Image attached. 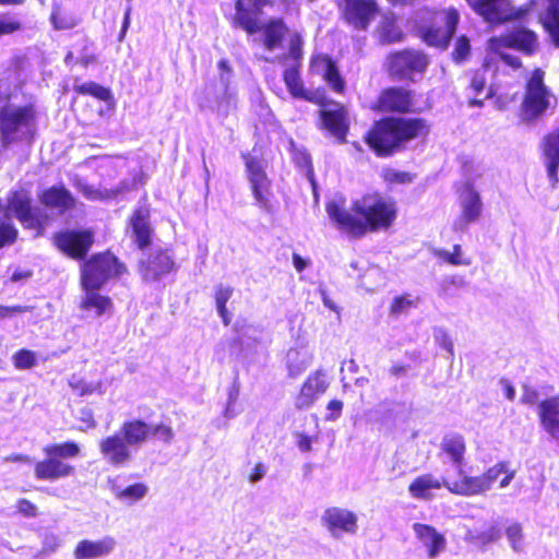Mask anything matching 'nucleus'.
Wrapping results in <instances>:
<instances>
[{
  "label": "nucleus",
  "instance_id": "obj_1",
  "mask_svg": "<svg viewBox=\"0 0 559 559\" xmlns=\"http://www.w3.org/2000/svg\"><path fill=\"white\" fill-rule=\"evenodd\" d=\"M325 210L336 228L355 239L390 229L397 217L396 202L379 192L364 194L348 210L336 201L328 202Z\"/></svg>",
  "mask_w": 559,
  "mask_h": 559
},
{
  "label": "nucleus",
  "instance_id": "obj_2",
  "mask_svg": "<svg viewBox=\"0 0 559 559\" xmlns=\"http://www.w3.org/2000/svg\"><path fill=\"white\" fill-rule=\"evenodd\" d=\"M429 132L425 118L388 116L371 124L364 141L377 157L385 158L405 151L413 141L426 139Z\"/></svg>",
  "mask_w": 559,
  "mask_h": 559
},
{
  "label": "nucleus",
  "instance_id": "obj_3",
  "mask_svg": "<svg viewBox=\"0 0 559 559\" xmlns=\"http://www.w3.org/2000/svg\"><path fill=\"white\" fill-rule=\"evenodd\" d=\"M272 0H236L234 23L242 28L248 35L262 32L263 46L266 50L278 48L285 36L288 34V26L283 17H271L265 23L260 24L259 14L267 5H272Z\"/></svg>",
  "mask_w": 559,
  "mask_h": 559
},
{
  "label": "nucleus",
  "instance_id": "obj_4",
  "mask_svg": "<svg viewBox=\"0 0 559 559\" xmlns=\"http://www.w3.org/2000/svg\"><path fill=\"white\" fill-rule=\"evenodd\" d=\"M37 108L33 103L0 108V141L3 147L32 145L36 135Z\"/></svg>",
  "mask_w": 559,
  "mask_h": 559
},
{
  "label": "nucleus",
  "instance_id": "obj_5",
  "mask_svg": "<svg viewBox=\"0 0 559 559\" xmlns=\"http://www.w3.org/2000/svg\"><path fill=\"white\" fill-rule=\"evenodd\" d=\"M459 23L460 13L454 7L428 9L416 27V35L427 46L444 50Z\"/></svg>",
  "mask_w": 559,
  "mask_h": 559
},
{
  "label": "nucleus",
  "instance_id": "obj_6",
  "mask_svg": "<svg viewBox=\"0 0 559 559\" xmlns=\"http://www.w3.org/2000/svg\"><path fill=\"white\" fill-rule=\"evenodd\" d=\"M43 452L45 457L34 465L36 479L56 481L75 474V467L68 462L81 454V448L75 441L49 443L43 448Z\"/></svg>",
  "mask_w": 559,
  "mask_h": 559
},
{
  "label": "nucleus",
  "instance_id": "obj_7",
  "mask_svg": "<svg viewBox=\"0 0 559 559\" xmlns=\"http://www.w3.org/2000/svg\"><path fill=\"white\" fill-rule=\"evenodd\" d=\"M127 265L110 250L86 258L80 265V286L82 289H102L110 280L128 274Z\"/></svg>",
  "mask_w": 559,
  "mask_h": 559
},
{
  "label": "nucleus",
  "instance_id": "obj_8",
  "mask_svg": "<svg viewBox=\"0 0 559 559\" xmlns=\"http://www.w3.org/2000/svg\"><path fill=\"white\" fill-rule=\"evenodd\" d=\"M557 97L545 83V72L535 68L525 81L524 94L520 106L522 119L534 122L551 107H556Z\"/></svg>",
  "mask_w": 559,
  "mask_h": 559
},
{
  "label": "nucleus",
  "instance_id": "obj_9",
  "mask_svg": "<svg viewBox=\"0 0 559 559\" xmlns=\"http://www.w3.org/2000/svg\"><path fill=\"white\" fill-rule=\"evenodd\" d=\"M429 63V56L425 51L405 48L386 56L385 70L394 80L415 82L416 76L425 74Z\"/></svg>",
  "mask_w": 559,
  "mask_h": 559
},
{
  "label": "nucleus",
  "instance_id": "obj_10",
  "mask_svg": "<svg viewBox=\"0 0 559 559\" xmlns=\"http://www.w3.org/2000/svg\"><path fill=\"white\" fill-rule=\"evenodd\" d=\"M7 206L25 229L36 230L38 235L43 234L48 215L33 204L28 189L11 190L7 199Z\"/></svg>",
  "mask_w": 559,
  "mask_h": 559
},
{
  "label": "nucleus",
  "instance_id": "obj_11",
  "mask_svg": "<svg viewBox=\"0 0 559 559\" xmlns=\"http://www.w3.org/2000/svg\"><path fill=\"white\" fill-rule=\"evenodd\" d=\"M371 108L377 112L399 115L423 111L416 104L415 92L401 85L382 88Z\"/></svg>",
  "mask_w": 559,
  "mask_h": 559
},
{
  "label": "nucleus",
  "instance_id": "obj_12",
  "mask_svg": "<svg viewBox=\"0 0 559 559\" xmlns=\"http://www.w3.org/2000/svg\"><path fill=\"white\" fill-rule=\"evenodd\" d=\"M95 242L91 228L63 229L52 235L53 246L66 257L84 261Z\"/></svg>",
  "mask_w": 559,
  "mask_h": 559
},
{
  "label": "nucleus",
  "instance_id": "obj_13",
  "mask_svg": "<svg viewBox=\"0 0 559 559\" xmlns=\"http://www.w3.org/2000/svg\"><path fill=\"white\" fill-rule=\"evenodd\" d=\"M241 158L246 167V174L250 182V189L257 204L267 211H272L271 180L269 179L262 162L249 153H242Z\"/></svg>",
  "mask_w": 559,
  "mask_h": 559
},
{
  "label": "nucleus",
  "instance_id": "obj_14",
  "mask_svg": "<svg viewBox=\"0 0 559 559\" xmlns=\"http://www.w3.org/2000/svg\"><path fill=\"white\" fill-rule=\"evenodd\" d=\"M341 17L350 28L365 32L380 14L376 0H342Z\"/></svg>",
  "mask_w": 559,
  "mask_h": 559
},
{
  "label": "nucleus",
  "instance_id": "obj_15",
  "mask_svg": "<svg viewBox=\"0 0 559 559\" xmlns=\"http://www.w3.org/2000/svg\"><path fill=\"white\" fill-rule=\"evenodd\" d=\"M319 117L322 122V129L326 130L338 142H346L349 130V118L346 106L328 97L325 107H321Z\"/></svg>",
  "mask_w": 559,
  "mask_h": 559
},
{
  "label": "nucleus",
  "instance_id": "obj_16",
  "mask_svg": "<svg viewBox=\"0 0 559 559\" xmlns=\"http://www.w3.org/2000/svg\"><path fill=\"white\" fill-rule=\"evenodd\" d=\"M176 269V262L167 249H158L139 262V273L146 283L158 282Z\"/></svg>",
  "mask_w": 559,
  "mask_h": 559
},
{
  "label": "nucleus",
  "instance_id": "obj_17",
  "mask_svg": "<svg viewBox=\"0 0 559 559\" xmlns=\"http://www.w3.org/2000/svg\"><path fill=\"white\" fill-rule=\"evenodd\" d=\"M490 39L497 41L500 47L514 49L528 57L535 55L539 48L537 33L524 26L506 31Z\"/></svg>",
  "mask_w": 559,
  "mask_h": 559
},
{
  "label": "nucleus",
  "instance_id": "obj_18",
  "mask_svg": "<svg viewBox=\"0 0 559 559\" xmlns=\"http://www.w3.org/2000/svg\"><path fill=\"white\" fill-rule=\"evenodd\" d=\"M330 386L326 373L323 369L311 372L301 383L294 397V405L297 409L310 408L317 399L324 394Z\"/></svg>",
  "mask_w": 559,
  "mask_h": 559
},
{
  "label": "nucleus",
  "instance_id": "obj_19",
  "mask_svg": "<svg viewBox=\"0 0 559 559\" xmlns=\"http://www.w3.org/2000/svg\"><path fill=\"white\" fill-rule=\"evenodd\" d=\"M37 197L45 209L55 211L59 215L69 213L76 207V199L63 183L46 188Z\"/></svg>",
  "mask_w": 559,
  "mask_h": 559
},
{
  "label": "nucleus",
  "instance_id": "obj_20",
  "mask_svg": "<svg viewBox=\"0 0 559 559\" xmlns=\"http://www.w3.org/2000/svg\"><path fill=\"white\" fill-rule=\"evenodd\" d=\"M103 459L111 466H124L132 460L130 445L119 432L103 438L99 442Z\"/></svg>",
  "mask_w": 559,
  "mask_h": 559
},
{
  "label": "nucleus",
  "instance_id": "obj_21",
  "mask_svg": "<svg viewBox=\"0 0 559 559\" xmlns=\"http://www.w3.org/2000/svg\"><path fill=\"white\" fill-rule=\"evenodd\" d=\"M321 521L333 536L354 534L357 531V515L347 509L329 507Z\"/></svg>",
  "mask_w": 559,
  "mask_h": 559
},
{
  "label": "nucleus",
  "instance_id": "obj_22",
  "mask_svg": "<svg viewBox=\"0 0 559 559\" xmlns=\"http://www.w3.org/2000/svg\"><path fill=\"white\" fill-rule=\"evenodd\" d=\"M283 80L289 94L294 98H300L318 105L319 107H325V104L328 103L325 91L322 88L307 91L300 79L299 70L297 67L286 69L283 73Z\"/></svg>",
  "mask_w": 559,
  "mask_h": 559
},
{
  "label": "nucleus",
  "instance_id": "obj_23",
  "mask_svg": "<svg viewBox=\"0 0 559 559\" xmlns=\"http://www.w3.org/2000/svg\"><path fill=\"white\" fill-rule=\"evenodd\" d=\"M540 155L552 187L559 182V127L546 133L540 142Z\"/></svg>",
  "mask_w": 559,
  "mask_h": 559
},
{
  "label": "nucleus",
  "instance_id": "obj_24",
  "mask_svg": "<svg viewBox=\"0 0 559 559\" xmlns=\"http://www.w3.org/2000/svg\"><path fill=\"white\" fill-rule=\"evenodd\" d=\"M463 194L464 197L461 201L462 211L454 223L455 228L461 230L480 217L483 207L480 195L471 182L464 185Z\"/></svg>",
  "mask_w": 559,
  "mask_h": 559
},
{
  "label": "nucleus",
  "instance_id": "obj_25",
  "mask_svg": "<svg viewBox=\"0 0 559 559\" xmlns=\"http://www.w3.org/2000/svg\"><path fill=\"white\" fill-rule=\"evenodd\" d=\"M311 66L321 70V76L330 90L338 95L346 92V81L341 74L336 61L329 55H318L311 59Z\"/></svg>",
  "mask_w": 559,
  "mask_h": 559
},
{
  "label": "nucleus",
  "instance_id": "obj_26",
  "mask_svg": "<svg viewBox=\"0 0 559 559\" xmlns=\"http://www.w3.org/2000/svg\"><path fill=\"white\" fill-rule=\"evenodd\" d=\"M537 415L543 429L559 441V395L542 400L537 405Z\"/></svg>",
  "mask_w": 559,
  "mask_h": 559
},
{
  "label": "nucleus",
  "instance_id": "obj_27",
  "mask_svg": "<svg viewBox=\"0 0 559 559\" xmlns=\"http://www.w3.org/2000/svg\"><path fill=\"white\" fill-rule=\"evenodd\" d=\"M150 214L148 206H140L132 212L129 218L134 242L140 250L146 249L152 243L153 229L148 223Z\"/></svg>",
  "mask_w": 559,
  "mask_h": 559
},
{
  "label": "nucleus",
  "instance_id": "obj_28",
  "mask_svg": "<svg viewBox=\"0 0 559 559\" xmlns=\"http://www.w3.org/2000/svg\"><path fill=\"white\" fill-rule=\"evenodd\" d=\"M116 546V540L111 536H105L98 540L82 539L74 550L75 559H96L109 555Z\"/></svg>",
  "mask_w": 559,
  "mask_h": 559
},
{
  "label": "nucleus",
  "instance_id": "obj_29",
  "mask_svg": "<svg viewBox=\"0 0 559 559\" xmlns=\"http://www.w3.org/2000/svg\"><path fill=\"white\" fill-rule=\"evenodd\" d=\"M486 72V69H473L466 73V90L474 95L468 98V105L471 107L484 106V99L476 97L484 92H486L485 98H492L495 96L492 87L487 86Z\"/></svg>",
  "mask_w": 559,
  "mask_h": 559
},
{
  "label": "nucleus",
  "instance_id": "obj_30",
  "mask_svg": "<svg viewBox=\"0 0 559 559\" xmlns=\"http://www.w3.org/2000/svg\"><path fill=\"white\" fill-rule=\"evenodd\" d=\"M413 531L416 537L427 547V556L436 558L445 548V538L433 526L414 523Z\"/></svg>",
  "mask_w": 559,
  "mask_h": 559
},
{
  "label": "nucleus",
  "instance_id": "obj_31",
  "mask_svg": "<svg viewBox=\"0 0 559 559\" xmlns=\"http://www.w3.org/2000/svg\"><path fill=\"white\" fill-rule=\"evenodd\" d=\"M448 478L439 479L432 474L426 473L415 477L408 485V492L414 499L430 500L432 499V490L445 488Z\"/></svg>",
  "mask_w": 559,
  "mask_h": 559
},
{
  "label": "nucleus",
  "instance_id": "obj_32",
  "mask_svg": "<svg viewBox=\"0 0 559 559\" xmlns=\"http://www.w3.org/2000/svg\"><path fill=\"white\" fill-rule=\"evenodd\" d=\"M84 296L82 297L79 308L82 311L93 312L96 317H102L109 313L114 309V302L107 295H102L100 289H82Z\"/></svg>",
  "mask_w": 559,
  "mask_h": 559
},
{
  "label": "nucleus",
  "instance_id": "obj_33",
  "mask_svg": "<svg viewBox=\"0 0 559 559\" xmlns=\"http://www.w3.org/2000/svg\"><path fill=\"white\" fill-rule=\"evenodd\" d=\"M461 476L457 480H451L448 478L445 488L454 495L471 497L486 492V487L483 483L481 475L468 476L464 472L459 474Z\"/></svg>",
  "mask_w": 559,
  "mask_h": 559
},
{
  "label": "nucleus",
  "instance_id": "obj_34",
  "mask_svg": "<svg viewBox=\"0 0 559 559\" xmlns=\"http://www.w3.org/2000/svg\"><path fill=\"white\" fill-rule=\"evenodd\" d=\"M547 7L538 16V23L548 34L552 45L559 48V0H545Z\"/></svg>",
  "mask_w": 559,
  "mask_h": 559
},
{
  "label": "nucleus",
  "instance_id": "obj_35",
  "mask_svg": "<svg viewBox=\"0 0 559 559\" xmlns=\"http://www.w3.org/2000/svg\"><path fill=\"white\" fill-rule=\"evenodd\" d=\"M119 433L130 447H138L150 439V425L140 418L126 420Z\"/></svg>",
  "mask_w": 559,
  "mask_h": 559
},
{
  "label": "nucleus",
  "instance_id": "obj_36",
  "mask_svg": "<svg viewBox=\"0 0 559 559\" xmlns=\"http://www.w3.org/2000/svg\"><path fill=\"white\" fill-rule=\"evenodd\" d=\"M481 477L486 491L490 490L496 481H499L500 488H506L515 477V469L510 468L509 462L501 461L488 467Z\"/></svg>",
  "mask_w": 559,
  "mask_h": 559
},
{
  "label": "nucleus",
  "instance_id": "obj_37",
  "mask_svg": "<svg viewBox=\"0 0 559 559\" xmlns=\"http://www.w3.org/2000/svg\"><path fill=\"white\" fill-rule=\"evenodd\" d=\"M441 450L450 456L452 462L457 466V473L463 474L462 464L466 452V442L462 435H447L441 441Z\"/></svg>",
  "mask_w": 559,
  "mask_h": 559
},
{
  "label": "nucleus",
  "instance_id": "obj_38",
  "mask_svg": "<svg viewBox=\"0 0 559 559\" xmlns=\"http://www.w3.org/2000/svg\"><path fill=\"white\" fill-rule=\"evenodd\" d=\"M73 92L81 96H92L93 98L104 103H111L114 100L110 88L103 86L94 81L74 84Z\"/></svg>",
  "mask_w": 559,
  "mask_h": 559
},
{
  "label": "nucleus",
  "instance_id": "obj_39",
  "mask_svg": "<svg viewBox=\"0 0 559 559\" xmlns=\"http://www.w3.org/2000/svg\"><path fill=\"white\" fill-rule=\"evenodd\" d=\"M50 22L56 31H67L75 27L80 20L62 5L55 4L51 10Z\"/></svg>",
  "mask_w": 559,
  "mask_h": 559
},
{
  "label": "nucleus",
  "instance_id": "obj_40",
  "mask_svg": "<svg viewBox=\"0 0 559 559\" xmlns=\"http://www.w3.org/2000/svg\"><path fill=\"white\" fill-rule=\"evenodd\" d=\"M469 8L484 21L499 20L498 3L500 0H465Z\"/></svg>",
  "mask_w": 559,
  "mask_h": 559
},
{
  "label": "nucleus",
  "instance_id": "obj_41",
  "mask_svg": "<svg viewBox=\"0 0 559 559\" xmlns=\"http://www.w3.org/2000/svg\"><path fill=\"white\" fill-rule=\"evenodd\" d=\"M234 288L230 286L218 285L215 289L214 298L217 308V312L224 323L228 326L231 322V316L227 309V302L233 296Z\"/></svg>",
  "mask_w": 559,
  "mask_h": 559
},
{
  "label": "nucleus",
  "instance_id": "obj_42",
  "mask_svg": "<svg viewBox=\"0 0 559 559\" xmlns=\"http://www.w3.org/2000/svg\"><path fill=\"white\" fill-rule=\"evenodd\" d=\"M503 2H504V0H500L498 3L499 20L486 21L487 23L497 25V24H502L507 21H523L528 16L531 11L535 7V1L532 0L522 7L513 9L510 13L507 14L502 8Z\"/></svg>",
  "mask_w": 559,
  "mask_h": 559
},
{
  "label": "nucleus",
  "instance_id": "obj_43",
  "mask_svg": "<svg viewBox=\"0 0 559 559\" xmlns=\"http://www.w3.org/2000/svg\"><path fill=\"white\" fill-rule=\"evenodd\" d=\"M311 357L302 355L298 349L293 348L287 353V372L289 378L299 377L310 364Z\"/></svg>",
  "mask_w": 559,
  "mask_h": 559
},
{
  "label": "nucleus",
  "instance_id": "obj_44",
  "mask_svg": "<svg viewBox=\"0 0 559 559\" xmlns=\"http://www.w3.org/2000/svg\"><path fill=\"white\" fill-rule=\"evenodd\" d=\"M148 492V487L144 483H134L115 492V497L128 504H133L144 498Z\"/></svg>",
  "mask_w": 559,
  "mask_h": 559
},
{
  "label": "nucleus",
  "instance_id": "obj_45",
  "mask_svg": "<svg viewBox=\"0 0 559 559\" xmlns=\"http://www.w3.org/2000/svg\"><path fill=\"white\" fill-rule=\"evenodd\" d=\"M497 44V41L489 38L488 48L496 56L497 60L514 71L520 70L523 67L521 58L516 55L509 53L507 51V49H509L508 47H500Z\"/></svg>",
  "mask_w": 559,
  "mask_h": 559
},
{
  "label": "nucleus",
  "instance_id": "obj_46",
  "mask_svg": "<svg viewBox=\"0 0 559 559\" xmlns=\"http://www.w3.org/2000/svg\"><path fill=\"white\" fill-rule=\"evenodd\" d=\"M17 237L19 230L11 218L7 215L0 216V249L15 243Z\"/></svg>",
  "mask_w": 559,
  "mask_h": 559
},
{
  "label": "nucleus",
  "instance_id": "obj_47",
  "mask_svg": "<svg viewBox=\"0 0 559 559\" xmlns=\"http://www.w3.org/2000/svg\"><path fill=\"white\" fill-rule=\"evenodd\" d=\"M435 255L440 259L442 262L460 266V265H469L471 260L464 258L462 254V248L460 245H454L452 252H448L444 249H439L435 251Z\"/></svg>",
  "mask_w": 559,
  "mask_h": 559
},
{
  "label": "nucleus",
  "instance_id": "obj_48",
  "mask_svg": "<svg viewBox=\"0 0 559 559\" xmlns=\"http://www.w3.org/2000/svg\"><path fill=\"white\" fill-rule=\"evenodd\" d=\"M69 385L78 396L92 395L94 393H102V382L95 383L87 382L82 378L72 377L69 380Z\"/></svg>",
  "mask_w": 559,
  "mask_h": 559
},
{
  "label": "nucleus",
  "instance_id": "obj_49",
  "mask_svg": "<svg viewBox=\"0 0 559 559\" xmlns=\"http://www.w3.org/2000/svg\"><path fill=\"white\" fill-rule=\"evenodd\" d=\"M12 362L17 370L31 369L37 365V355L31 349L21 348L13 354Z\"/></svg>",
  "mask_w": 559,
  "mask_h": 559
},
{
  "label": "nucleus",
  "instance_id": "obj_50",
  "mask_svg": "<svg viewBox=\"0 0 559 559\" xmlns=\"http://www.w3.org/2000/svg\"><path fill=\"white\" fill-rule=\"evenodd\" d=\"M471 40L466 35H460L454 43L453 50L451 52L452 60L455 63H462L466 61L471 55Z\"/></svg>",
  "mask_w": 559,
  "mask_h": 559
},
{
  "label": "nucleus",
  "instance_id": "obj_51",
  "mask_svg": "<svg viewBox=\"0 0 559 559\" xmlns=\"http://www.w3.org/2000/svg\"><path fill=\"white\" fill-rule=\"evenodd\" d=\"M26 66L27 58L25 56H14L10 59L9 64L5 68V73L8 74V78L19 80L24 84L25 81L21 80V76L26 69Z\"/></svg>",
  "mask_w": 559,
  "mask_h": 559
},
{
  "label": "nucleus",
  "instance_id": "obj_52",
  "mask_svg": "<svg viewBox=\"0 0 559 559\" xmlns=\"http://www.w3.org/2000/svg\"><path fill=\"white\" fill-rule=\"evenodd\" d=\"M23 25L19 19L11 13L0 14V37L20 32Z\"/></svg>",
  "mask_w": 559,
  "mask_h": 559
},
{
  "label": "nucleus",
  "instance_id": "obj_53",
  "mask_svg": "<svg viewBox=\"0 0 559 559\" xmlns=\"http://www.w3.org/2000/svg\"><path fill=\"white\" fill-rule=\"evenodd\" d=\"M384 182L389 185H405L413 181L414 176L407 171H401L393 168H384L381 174Z\"/></svg>",
  "mask_w": 559,
  "mask_h": 559
},
{
  "label": "nucleus",
  "instance_id": "obj_54",
  "mask_svg": "<svg viewBox=\"0 0 559 559\" xmlns=\"http://www.w3.org/2000/svg\"><path fill=\"white\" fill-rule=\"evenodd\" d=\"M413 307H415V301L409 298V295L396 296L390 304L389 313L392 317H399L401 313Z\"/></svg>",
  "mask_w": 559,
  "mask_h": 559
},
{
  "label": "nucleus",
  "instance_id": "obj_55",
  "mask_svg": "<svg viewBox=\"0 0 559 559\" xmlns=\"http://www.w3.org/2000/svg\"><path fill=\"white\" fill-rule=\"evenodd\" d=\"M155 436L158 440L169 444L175 439V431L170 425L158 423L154 426L150 425V438Z\"/></svg>",
  "mask_w": 559,
  "mask_h": 559
},
{
  "label": "nucleus",
  "instance_id": "obj_56",
  "mask_svg": "<svg viewBox=\"0 0 559 559\" xmlns=\"http://www.w3.org/2000/svg\"><path fill=\"white\" fill-rule=\"evenodd\" d=\"M380 37L384 43H397L404 38L403 32L393 23H383L380 28Z\"/></svg>",
  "mask_w": 559,
  "mask_h": 559
},
{
  "label": "nucleus",
  "instance_id": "obj_57",
  "mask_svg": "<svg viewBox=\"0 0 559 559\" xmlns=\"http://www.w3.org/2000/svg\"><path fill=\"white\" fill-rule=\"evenodd\" d=\"M304 40L299 33L295 32L289 36L288 53L287 56L295 61H300L302 58Z\"/></svg>",
  "mask_w": 559,
  "mask_h": 559
},
{
  "label": "nucleus",
  "instance_id": "obj_58",
  "mask_svg": "<svg viewBox=\"0 0 559 559\" xmlns=\"http://www.w3.org/2000/svg\"><path fill=\"white\" fill-rule=\"evenodd\" d=\"M507 537L513 549L518 550L523 538V528L520 523H513L506 530Z\"/></svg>",
  "mask_w": 559,
  "mask_h": 559
},
{
  "label": "nucleus",
  "instance_id": "obj_59",
  "mask_svg": "<svg viewBox=\"0 0 559 559\" xmlns=\"http://www.w3.org/2000/svg\"><path fill=\"white\" fill-rule=\"evenodd\" d=\"M93 46V43L85 38V44L82 48L81 56L78 60V63L81 64L83 68H87L90 64H94L98 61V58L95 53L90 51V48Z\"/></svg>",
  "mask_w": 559,
  "mask_h": 559
},
{
  "label": "nucleus",
  "instance_id": "obj_60",
  "mask_svg": "<svg viewBox=\"0 0 559 559\" xmlns=\"http://www.w3.org/2000/svg\"><path fill=\"white\" fill-rule=\"evenodd\" d=\"M226 352L231 359H239L245 353V343L240 337H234L226 344Z\"/></svg>",
  "mask_w": 559,
  "mask_h": 559
},
{
  "label": "nucleus",
  "instance_id": "obj_61",
  "mask_svg": "<svg viewBox=\"0 0 559 559\" xmlns=\"http://www.w3.org/2000/svg\"><path fill=\"white\" fill-rule=\"evenodd\" d=\"M501 536V530L498 526H491L487 531L479 533L475 538L479 544L486 545L496 542Z\"/></svg>",
  "mask_w": 559,
  "mask_h": 559
},
{
  "label": "nucleus",
  "instance_id": "obj_62",
  "mask_svg": "<svg viewBox=\"0 0 559 559\" xmlns=\"http://www.w3.org/2000/svg\"><path fill=\"white\" fill-rule=\"evenodd\" d=\"M16 510L26 518H35L37 515L36 506L25 498H21L16 501Z\"/></svg>",
  "mask_w": 559,
  "mask_h": 559
},
{
  "label": "nucleus",
  "instance_id": "obj_63",
  "mask_svg": "<svg viewBox=\"0 0 559 559\" xmlns=\"http://www.w3.org/2000/svg\"><path fill=\"white\" fill-rule=\"evenodd\" d=\"M326 409L329 413L325 416V419L329 421H334L337 418H340L343 409V402L341 400H331L328 405Z\"/></svg>",
  "mask_w": 559,
  "mask_h": 559
},
{
  "label": "nucleus",
  "instance_id": "obj_64",
  "mask_svg": "<svg viewBox=\"0 0 559 559\" xmlns=\"http://www.w3.org/2000/svg\"><path fill=\"white\" fill-rule=\"evenodd\" d=\"M297 447L301 452H310L312 450L313 438L302 432H297Z\"/></svg>",
  "mask_w": 559,
  "mask_h": 559
}]
</instances>
